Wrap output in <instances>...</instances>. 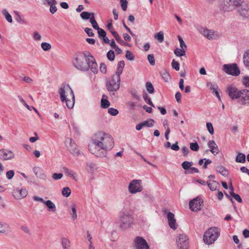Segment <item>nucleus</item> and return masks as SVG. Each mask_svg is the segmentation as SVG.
<instances>
[{"label":"nucleus","mask_w":249,"mask_h":249,"mask_svg":"<svg viewBox=\"0 0 249 249\" xmlns=\"http://www.w3.org/2000/svg\"><path fill=\"white\" fill-rule=\"evenodd\" d=\"M147 91L149 93H153L154 91V88L152 84L150 82H147L145 84Z\"/></svg>","instance_id":"obj_42"},{"label":"nucleus","mask_w":249,"mask_h":249,"mask_svg":"<svg viewBox=\"0 0 249 249\" xmlns=\"http://www.w3.org/2000/svg\"><path fill=\"white\" fill-rule=\"evenodd\" d=\"M58 93L62 102H64V100H66L67 98L70 97V95L74 94L69 85L65 84H63L61 85Z\"/></svg>","instance_id":"obj_6"},{"label":"nucleus","mask_w":249,"mask_h":249,"mask_svg":"<svg viewBox=\"0 0 249 249\" xmlns=\"http://www.w3.org/2000/svg\"><path fill=\"white\" fill-rule=\"evenodd\" d=\"M142 189V181L141 179H133L129 184L128 190L131 194L140 192Z\"/></svg>","instance_id":"obj_8"},{"label":"nucleus","mask_w":249,"mask_h":249,"mask_svg":"<svg viewBox=\"0 0 249 249\" xmlns=\"http://www.w3.org/2000/svg\"><path fill=\"white\" fill-rule=\"evenodd\" d=\"M238 102L243 106H249V90L242 89Z\"/></svg>","instance_id":"obj_13"},{"label":"nucleus","mask_w":249,"mask_h":249,"mask_svg":"<svg viewBox=\"0 0 249 249\" xmlns=\"http://www.w3.org/2000/svg\"><path fill=\"white\" fill-rule=\"evenodd\" d=\"M68 142L70 143V146L68 147V149L71 153L75 156L80 155L81 154L80 151L77 148L75 142L71 138H68L66 140V142Z\"/></svg>","instance_id":"obj_14"},{"label":"nucleus","mask_w":249,"mask_h":249,"mask_svg":"<svg viewBox=\"0 0 249 249\" xmlns=\"http://www.w3.org/2000/svg\"><path fill=\"white\" fill-rule=\"evenodd\" d=\"M14 174L15 172L14 170H10L6 172V176L8 179H11L14 177Z\"/></svg>","instance_id":"obj_59"},{"label":"nucleus","mask_w":249,"mask_h":249,"mask_svg":"<svg viewBox=\"0 0 249 249\" xmlns=\"http://www.w3.org/2000/svg\"><path fill=\"white\" fill-rule=\"evenodd\" d=\"M100 71L103 73H106L107 72V67L105 63H102L100 64Z\"/></svg>","instance_id":"obj_61"},{"label":"nucleus","mask_w":249,"mask_h":249,"mask_svg":"<svg viewBox=\"0 0 249 249\" xmlns=\"http://www.w3.org/2000/svg\"><path fill=\"white\" fill-rule=\"evenodd\" d=\"M223 71L226 73L234 76H238L240 73V71L235 63L224 64L223 66Z\"/></svg>","instance_id":"obj_7"},{"label":"nucleus","mask_w":249,"mask_h":249,"mask_svg":"<svg viewBox=\"0 0 249 249\" xmlns=\"http://www.w3.org/2000/svg\"><path fill=\"white\" fill-rule=\"evenodd\" d=\"M41 46L42 49L45 51H47L51 48V44L47 42L42 43Z\"/></svg>","instance_id":"obj_50"},{"label":"nucleus","mask_w":249,"mask_h":249,"mask_svg":"<svg viewBox=\"0 0 249 249\" xmlns=\"http://www.w3.org/2000/svg\"><path fill=\"white\" fill-rule=\"evenodd\" d=\"M125 57L129 60H133L134 59V56L133 53L129 51H126Z\"/></svg>","instance_id":"obj_52"},{"label":"nucleus","mask_w":249,"mask_h":249,"mask_svg":"<svg viewBox=\"0 0 249 249\" xmlns=\"http://www.w3.org/2000/svg\"><path fill=\"white\" fill-rule=\"evenodd\" d=\"M14 13L16 15L15 19L18 23H23L26 24L27 21L23 19L20 15L19 12L18 11H15Z\"/></svg>","instance_id":"obj_34"},{"label":"nucleus","mask_w":249,"mask_h":249,"mask_svg":"<svg viewBox=\"0 0 249 249\" xmlns=\"http://www.w3.org/2000/svg\"><path fill=\"white\" fill-rule=\"evenodd\" d=\"M107 57L108 59L110 61H113L115 58V54L114 52L112 50L109 51L107 53Z\"/></svg>","instance_id":"obj_48"},{"label":"nucleus","mask_w":249,"mask_h":249,"mask_svg":"<svg viewBox=\"0 0 249 249\" xmlns=\"http://www.w3.org/2000/svg\"><path fill=\"white\" fill-rule=\"evenodd\" d=\"M120 2L122 9L124 11H126L127 7V1L126 0H120Z\"/></svg>","instance_id":"obj_57"},{"label":"nucleus","mask_w":249,"mask_h":249,"mask_svg":"<svg viewBox=\"0 0 249 249\" xmlns=\"http://www.w3.org/2000/svg\"><path fill=\"white\" fill-rule=\"evenodd\" d=\"M207 86L208 88L210 89L212 92L215 94L216 97L220 100V96L218 91V88L216 85H213L211 82H208L207 83Z\"/></svg>","instance_id":"obj_21"},{"label":"nucleus","mask_w":249,"mask_h":249,"mask_svg":"<svg viewBox=\"0 0 249 249\" xmlns=\"http://www.w3.org/2000/svg\"><path fill=\"white\" fill-rule=\"evenodd\" d=\"M207 128L209 132L213 135L214 133V129L212 124L211 123L208 122L206 124Z\"/></svg>","instance_id":"obj_51"},{"label":"nucleus","mask_w":249,"mask_h":249,"mask_svg":"<svg viewBox=\"0 0 249 249\" xmlns=\"http://www.w3.org/2000/svg\"><path fill=\"white\" fill-rule=\"evenodd\" d=\"M155 38L157 39L160 42H163L164 40V34L162 31H160L155 36Z\"/></svg>","instance_id":"obj_43"},{"label":"nucleus","mask_w":249,"mask_h":249,"mask_svg":"<svg viewBox=\"0 0 249 249\" xmlns=\"http://www.w3.org/2000/svg\"><path fill=\"white\" fill-rule=\"evenodd\" d=\"M208 145L210 148V151L214 155H216L219 153V149L213 140H211L208 142Z\"/></svg>","instance_id":"obj_20"},{"label":"nucleus","mask_w":249,"mask_h":249,"mask_svg":"<svg viewBox=\"0 0 249 249\" xmlns=\"http://www.w3.org/2000/svg\"><path fill=\"white\" fill-rule=\"evenodd\" d=\"M201 33L208 39H211L214 38V32L212 30L207 29H203L201 31Z\"/></svg>","instance_id":"obj_24"},{"label":"nucleus","mask_w":249,"mask_h":249,"mask_svg":"<svg viewBox=\"0 0 249 249\" xmlns=\"http://www.w3.org/2000/svg\"><path fill=\"white\" fill-rule=\"evenodd\" d=\"M133 222V218L128 212H121L119 216V223L120 226L124 229L130 227Z\"/></svg>","instance_id":"obj_5"},{"label":"nucleus","mask_w":249,"mask_h":249,"mask_svg":"<svg viewBox=\"0 0 249 249\" xmlns=\"http://www.w3.org/2000/svg\"><path fill=\"white\" fill-rule=\"evenodd\" d=\"M73 64L77 70L81 71H88L90 69L95 74L98 71L96 60L89 51L77 53L75 55Z\"/></svg>","instance_id":"obj_2"},{"label":"nucleus","mask_w":249,"mask_h":249,"mask_svg":"<svg viewBox=\"0 0 249 249\" xmlns=\"http://www.w3.org/2000/svg\"><path fill=\"white\" fill-rule=\"evenodd\" d=\"M33 37L35 40H40L41 36L37 32H35L33 34Z\"/></svg>","instance_id":"obj_64"},{"label":"nucleus","mask_w":249,"mask_h":249,"mask_svg":"<svg viewBox=\"0 0 249 249\" xmlns=\"http://www.w3.org/2000/svg\"><path fill=\"white\" fill-rule=\"evenodd\" d=\"M2 13L5 16L6 19L8 22H12L13 20L12 16L6 9H3L2 11Z\"/></svg>","instance_id":"obj_36"},{"label":"nucleus","mask_w":249,"mask_h":249,"mask_svg":"<svg viewBox=\"0 0 249 249\" xmlns=\"http://www.w3.org/2000/svg\"><path fill=\"white\" fill-rule=\"evenodd\" d=\"M243 62L246 67L249 69V50L246 51L244 53Z\"/></svg>","instance_id":"obj_30"},{"label":"nucleus","mask_w":249,"mask_h":249,"mask_svg":"<svg viewBox=\"0 0 249 249\" xmlns=\"http://www.w3.org/2000/svg\"><path fill=\"white\" fill-rule=\"evenodd\" d=\"M92 14H94V13H89V12L85 11V12H83L82 13H81V14H80V16L82 19L87 20L91 18Z\"/></svg>","instance_id":"obj_40"},{"label":"nucleus","mask_w":249,"mask_h":249,"mask_svg":"<svg viewBox=\"0 0 249 249\" xmlns=\"http://www.w3.org/2000/svg\"><path fill=\"white\" fill-rule=\"evenodd\" d=\"M192 165L193 163L192 162H189L187 161H185L181 164L182 168L185 170L189 169Z\"/></svg>","instance_id":"obj_46"},{"label":"nucleus","mask_w":249,"mask_h":249,"mask_svg":"<svg viewBox=\"0 0 249 249\" xmlns=\"http://www.w3.org/2000/svg\"><path fill=\"white\" fill-rule=\"evenodd\" d=\"M85 32L89 36H93L94 34L93 33V31L91 29L89 28H86L85 29Z\"/></svg>","instance_id":"obj_63"},{"label":"nucleus","mask_w":249,"mask_h":249,"mask_svg":"<svg viewBox=\"0 0 249 249\" xmlns=\"http://www.w3.org/2000/svg\"><path fill=\"white\" fill-rule=\"evenodd\" d=\"M120 82L116 76L111 77L110 80H106V87L111 96L114 95V92L119 90Z\"/></svg>","instance_id":"obj_4"},{"label":"nucleus","mask_w":249,"mask_h":249,"mask_svg":"<svg viewBox=\"0 0 249 249\" xmlns=\"http://www.w3.org/2000/svg\"><path fill=\"white\" fill-rule=\"evenodd\" d=\"M114 146V141L111 136L104 131H98L94 134L89 144V149L91 153L97 157H105L107 151Z\"/></svg>","instance_id":"obj_1"},{"label":"nucleus","mask_w":249,"mask_h":249,"mask_svg":"<svg viewBox=\"0 0 249 249\" xmlns=\"http://www.w3.org/2000/svg\"><path fill=\"white\" fill-rule=\"evenodd\" d=\"M147 59L151 65L153 66L155 64V60L153 54H148L147 56Z\"/></svg>","instance_id":"obj_47"},{"label":"nucleus","mask_w":249,"mask_h":249,"mask_svg":"<svg viewBox=\"0 0 249 249\" xmlns=\"http://www.w3.org/2000/svg\"><path fill=\"white\" fill-rule=\"evenodd\" d=\"M44 204H45L48 207V210L49 212H54L56 211V206L55 204L51 200H48L45 201Z\"/></svg>","instance_id":"obj_25"},{"label":"nucleus","mask_w":249,"mask_h":249,"mask_svg":"<svg viewBox=\"0 0 249 249\" xmlns=\"http://www.w3.org/2000/svg\"><path fill=\"white\" fill-rule=\"evenodd\" d=\"M61 244L63 249H71V242L68 238L65 237L62 238Z\"/></svg>","instance_id":"obj_27"},{"label":"nucleus","mask_w":249,"mask_h":249,"mask_svg":"<svg viewBox=\"0 0 249 249\" xmlns=\"http://www.w3.org/2000/svg\"><path fill=\"white\" fill-rule=\"evenodd\" d=\"M190 148L191 150L194 151H197L199 149V145L196 142L190 143Z\"/></svg>","instance_id":"obj_45"},{"label":"nucleus","mask_w":249,"mask_h":249,"mask_svg":"<svg viewBox=\"0 0 249 249\" xmlns=\"http://www.w3.org/2000/svg\"><path fill=\"white\" fill-rule=\"evenodd\" d=\"M96 30L98 31V34L99 37H105V36H106V32L103 29L99 27Z\"/></svg>","instance_id":"obj_58"},{"label":"nucleus","mask_w":249,"mask_h":249,"mask_svg":"<svg viewBox=\"0 0 249 249\" xmlns=\"http://www.w3.org/2000/svg\"><path fill=\"white\" fill-rule=\"evenodd\" d=\"M220 235V231L218 228L213 227L207 231L203 235L205 243L210 245L214 242Z\"/></svg>","instance_id":"obj_3"},{"label":"nucleus","mask_w":249,"mask_h":249,"mask_svg":"<svg viewBox=\"0 0 249 249\" xmlns=\"http://www.w3.org/2000/svg\"><path fill=\"white\" fill-rule=\"evenodd\" d=\"M15 154L14 153L8 149H0V160H8L14 159Z\"/></svg>","instance_id":"obj_15"},{"label":"nucleus","mask_w":249,"mask_h":249,"mask_svg":"<svg viewBox=\"0 0 249 249\" xmlns=\"http://www.w3.org/2000/svg\"><path fill=\"white\" fill-rule=\"evenodd\" d=\"M90 22L91 23L92 27L95 30L99 27L95 19L94 14H92V16L90 18Z\"/></svg>","instance_id":"obj_41"},{"label":"nucleus","mask_w":249,"mask_h":249,"mask_svg":"<svg viewBox=\"0 0 249 249\" xmlns=\"http://www.w3.org/2000/svg\"><path fill=\"white\" fill-rule=\"evenodd\" d=\"M20 229L21 231H24L25 233H27L28 235H31V231L29 228L26 226L22 225L20 226Z\"/></svg>","instance_id":"obj_56"},{"label":"nucleus","mask_w":249,"mask_h":249,"mask_svg":"<svg viewBox=\"0 0 249 249\" xmlns=\"http://www.w3.org/2000/svg\"><path fill=\"white\" fill-rule=\"evenodd\" d=\"M167 218L170 227L174 230H176L178 227L176 223V220L175 218V215L172 213L169 212L167 213Z\"/></svg>","instance_id":"obj_17"},{"label":"nucleus","mask_w":249,"mask_h":249,"mask_svg":"<svg viewBox=\"0 0 249 249\" xmlns=\"http://www.w3.org/2000/svg\"><path fill=\"white\" fill-rule=\"evenodd\" d=\"M101 103V107L103 108H107L110 106V103L107 99H102Z\"/></svg>","instance_id":"obj_44"},{"label":"nucleus","mask_w":249,"mask_h":249,"mask_svg":"<svg viewBox=\"0 0 249 249\" xmlns=\"http://www.w3.org/2000/svg\"><path fill=\"white\" fill-rule=\"evenodd\" d=\"M242 85L246 88H249V76L245 75L241 79Z\"/></svg>","instance_id":"obj_37"},{"label":"nucleus","mask_w":249,"mask_h":249,"mask_svg":"<svg viewBox=\"0 0 249 249\" xmlns=\"http://www.w3.org/2000/svg\"><path fill=\"white\" fill-rule=\"evenodd\" d=\"M172 68L175 70L178 71L179 70V64L178 62H176L174 59L172 62Z\"/></svg>","instance_id":"obj_55"},{"label":"nucleus","mask_w":249,"mask_h":249,"mask_svg":"<svg viewBox=\"0 0 249 249\" xmlns=\"http://www.w3.org/2000/svg\"><path fill=\"white\" fill-rule=\"evenodd\" d=\"M239 12L241 16L249 18V6L243 5L239 10Z\"/></svg>","instance_id":"obj_22"},{"label":"nucleus","mask_w":249,"mask_h":249,"mask_svg":"<svg viewBox=\"0 0 249 249\" xmlns=\"http://www.w3.org/2000/svg\"><path fill=\"white\" fill-rule=\"evenodd\" d=\"M161 76H162V78L166 82H167L168 80L170 78V74L166 71L163 72L161 74Z\"/></svg>","instance_id":"obj_62"},{"label":"nucleus","mask_w":249,"mask_h":249,"mask_svg":"<svg viewBox=\"0 0 249 249\" xmlns=\"http://www.w3.org/2000/svg\"><path fill=\"white\" fill-rule=\"evenodd\" d=\"M64 102H66V106L68 108H72L74 106L75 102L74 94L72 95H70V97L67 98L66 100H64Z\"/></svg>","instance_id":"obj_23"},{"label":"nucleus","mask_w":249,"mask_h":249,"mask_svg":"<svg viewBox=\"0 0 249 249\" xmlns=\"http://www.w3.org/2000/svg\"><path fill=\"white\" fill-rule=\"evenodd\" d=\"M143 98L147 104H148L149 105L153 107H155L154 105L152 102L150 98L149 97L148 95L146 93H144L143 94Z\"/></svg>","instance_id":"obj_38"},{"label":"nucleus","mask_w":249,"mask_h":249,"mask_svg":"<svg viewBox=\"0 0 249 249\" xmlns=\"http://www.w3.org/2000/svg\"><path fill=\"white\" fill-rule=\"evenodd\" d=\"M203 200L199 197L191 200L189 202V207L191 211L197 212L201 209V206L203 205Z\"/></svg>","instance_id":"obj_11"},{"label":"nucleus","mask_w":249,"mask_h":249,"mask_svg":"<svg viewBox=\"0 0 249 249\" xmlns=\"http://www.w3.org/2000/svg\"><path fill=\"white\" fill-rule=\"evenodd\" d=\"M56 4L57 1L56 2V3H53V4L50 5V12L53 14H54L57 10L56 7Z\"/></svg>","instance_id":"obj_54"},{"label":"nucleus","mask_w":249,"mask_h":249,"mask_svg":"<svg viewBox=\"0 0 249 249\" xmlns=\"http://www.w3.org/2000/svg\"><path fill=\"white\" fill-rule=\"evenodd\" d=\"M63 177L62 173H54L53 175V178L54 180H58L61 179Z\"/></svg>","instance_id":"obj_60"},{"label":"nucleus","mask_w":249,"mask_h":249,"mask_svg":"<svg viewBox=\"0 0 249 249\" xmlns=\"http://www.w3.org/2000/svg\"><path fill=\"white\" fill-rule=\"evenodd\" d=\"M185 50L183 49L176 48L174 50V53L177 56H182L185 55Z\"/></svg>","instance_id":"obj_35"},{"label":"nucleus","mask_w":249,"mask_h":249,"mask_svg":"<svg viewBox=\"0 0 249 249\" xmlns=\"http://www.w3.org/2000/svg\"><path fill=\"white\" fill-rule=\"evenodd\" d=\"M71 194V190L68 187H65L62 189V194L64 196L68 197Z\"/></svg>","instance_id":"obj_39"},{"label":"nucleus","mask_w":249,"mask_h":249,"mask_svg":"<svg viewBox=\"0 0 249 249\" xmlns=\"http://www.w3.org/2000/svg\"><path fill=\"white\" fill-rule=\"evenodd\" d=\"M33 171L37 178H42L44 176L43 174V170L40 167H35L33 168Z\"/></svg>","instance_id":"obj_29"},{"label":"nucleus","mask_w":249,"mask_h":249,"mask_svg":"<svg viewBox=\"0 0 249 249\" xmlns=\"http://www.w3.org/2000/svg\"><path fill=\"white\" fill-rule=\"evenodd\" d=\"M207 184L212 191L216 190L218 186V183L215 180H209L207 181Z\"/></svg>","instance_id":"obj_26"},{"label":"nucleus","mask_w":249,"mask_h":249,"mask_svg":"<svg viewBox=\"0 0 249 249\" xmlns=\"http://www.w3.org/2000/svg\"><path fill=\"white\" fill-rule=\"evenodd\" d=\"M13 195L14 198L19 200L25 198L28 195V191L26 189H14L13 191Z\"/></svg>","instance_id":"obj_16"},{"label":"nucleus","mask_w":249,"mask_h":249,"mask_svg":"<svg viewBox=\"0 0 249 249\" xmlns=\"http://www.w3.org/2000/svg\"><path fill=\"white\" fill-rule=\"evenodd\" d=\"M9 228V224L7 223H3L0 221V233H5Z\"/></svg>","instance_id":"obj_33"},{"label":"nucleus","mask_w":249,"mask_h":249,"mask_svg":"<svg viewBox=\"0 0 249 249\" xmlns=\"http://www.w3.org/2000/svg\"><path fill=\"white\" fill-rule=\"evenodd\" d=\"M134 247L136 249H149L146 240L140 236H138L135 239Z\"/></svg>","instance_id":"obj_12"},{"label":"nucleus","mask_w":249,"mask_h":249,"mask_svg":"<svg viewBox=\"0 0 249 249\" xmlns=\"http://www.w3.org/2000/svg\"><path fill=\"white\" fill-rule=\"evenodd\" d=\"M154 122L153 119H150L137 124L136 126V129L137 130H140L144 127H152L154 125Z\"/></svg>","instance_id":"obj_18"},{"label":"nucleus","mask_w":249,"mask_h":249,"mask_svg":"<svg viewBox=\"0 0 249 249\" xmlns=\"http://www.w3.org/2000/svg\"><path fill=\"white\" fill-rule=\"evenodd\" d=\"M235 161L239 163H244L246 161V156L244 154L238 152L235 158Z\"/></svg>","instance_id":"obj_28"},{"label":"nucleus","mask_w":249,"mask_h":249,"mask_svg":"<svg viewBox=\"0 0 249 249\" xmlns=\"http://www.w3.org/2000/svg\"><path fill=\"white\" fill-rule=\"evenodd\" d=\"M71 211H70V213L71 216L73 220H75L77 217L76 205L74 203H72L71 206Z\"/></svg>","instance_id":"obj_32"},{"label":"nucleus","mask_w":249,"mask_h":249,"mask_svg":"<svg viewBox=\"0 0 249 249\" xmlns=\"http://www.w3.org/2000/svg\"><path fill=\"white\" fill-rule=\"evenodd\" d=\"M226 91L231 99L236 100L240 98L242 90H239L235 86L230 85H228Z\"/></svg>","instance_id":"obj_9"},{"label":"nucleus","mask_w":249,"mask_h":249,"mask_svg":"<svg viewBox=\"0 0 249 249\" xmlns=\"http://www.w3.org/2000/svg\"><path fill=\"white\" fill-rule=\"evenodd\" d=\"M220 10L223 12H229L233 10L232 7L231 6L228 0H223L219 5Z\"/></svg>","instance_id":"obj_19"},{"label":"nucleus","mask_w":249,"mask_h":249,"mask_svg":"<svg viewBox=\"0 0 249 249\" xmlns=\"http://www.w3.org/2000/svg\"><path fill=\"white\" fill-rule=\"evenodd\" d=\"M177 246L178 249H188V238L184 234H179L177 239Z\"/></svg>","instance_id":"obj_10"},{"label":"nucleus","mask_w":249,"mask_h":249,"mask_svg":"<svg viewBox=\"0 0 249 249\" xmlns=\"http://www.w3.org/2000/svg\"><path fill=\"white\" fill-rule=\"evenodd\" d=\"M230 195L238 202L241 203L242 202V200L239 195L234 193L233 192H231L230 193Z\"/></svg>","instance_id":"obj_49"},{"label":"nucleus","mask_w":249,"mask_h":249,"mask_svg":"<svg viewBox=\"0 0 249 249\" xmlns=\"http://www.w3.org/2000/svg\"><path fill=\"white\" fill-rule=\"evenodd\" d=\"M108 112L112 116H116L118 114L119 111L117 109L111 107L108 109Z\"/></svg>","instance_id":"obj_53"},{"label":"nucleus","mask_w":249,"mask_h":249,"mask_svg":"<svg viewBox=\"0 0 249 249\" xmlns=\"http://www.w3.org/2000/svg\"><path fill=\"white\" fill-rule=\"evenodd\" d=\"M216 171L219 172L222 176L226 177L228 175V170L223 166L218 165L216 167Z\"/></svg>","instance_id":"obj_31"}]
</instances>
